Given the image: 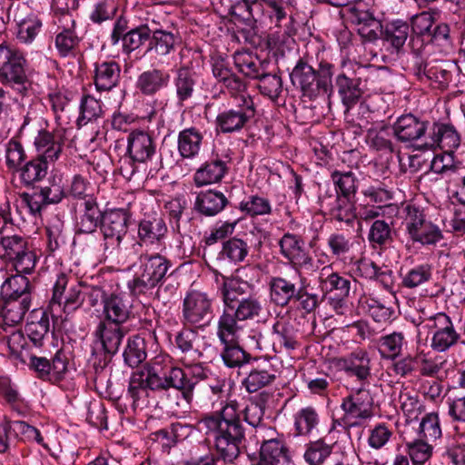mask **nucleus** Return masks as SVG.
<instances>
[{
    "label": "nucleus",
    "mask_w": 465,
    "mask_h": 465,
    "mask_svg": "<svg viewBox=\"0 0 465 465\" xmlns=\"http://www.w3.org/2000/svg\"><path fill=\"white\" fill-rule=\"evenodd\" d=\"M240 407L236 401H229L218 412L207 415L198 421V429L209 439L226 462H232L240 453V444L244 437L240 421Z\"/></svg>",
    "instance_id": "obj_1"
},
{
    "label": "nucleus",
    "mask_w": 465,
    "mask_h": 465,
    "mask_svg": "<svg viewBox=\"0 0 465 465\" xmlns=\"http://www.w3.org/2000/svg\"><path fill=\"white\" fill-rule=\"evenodd\" d=\"M294 86L301 89L303 95L315 98L320 95L330 96L332 94L331 65L322 66L317 73L310 64L300 61L290 74Z\"/></svg>",
    "instance_id": "obj_2"
},
{
    "label": "nucleus",
    "mask_w": 465,
    "mask_h": 465,
    "mask_svg": "<svg viewBox=\"0 0 465 465\" xmlns=\"http://www.w3.org/2000/svg\"><path fill=\"white\" fill-rule=\"evenodd\" d=\"M82 286L70 274L62 272L53 285L49 310L54 317L60 318L63 313L70 314L83 303Z\"/></svg>",
    "instance_id": "obj_3"
},
{
    "label": "nucleus",
    "mask_w": 465,
    "mask_h": 465,
    "mask_svg": "<svg viewBox=\"0 0 465 465\" xmlns=\"http://www.w3.org/2000/svg\"><path fill=\"white\" fill-rule=\"evenodd\" d=\"M139 263V272L127 282L130 292L134 296L151 292L163 280L169 268L168 261L160 254H143Z\"/></svg>",
    "instance_id": "obj_4"
},
{
    "label": "nucleus",
    "mask_w": 465,
    "mask_h": 465,
    "mask_svg": "<svg viewBox=\"0 0 465 465\" xmlns=\"http://www.w3.org/2000/svg\"><path fill=\"white\" fill-rule=\"evenodd\" d=\"M32 123L31 132L36 133L34 138V145L38 157L45 163H54L61 155L63 150V140L58 133H51L45 129L46 123L44 119L28 113L25 116L21 129L25 130Z\"/></svg>",
    "instance_id": "obj_5"
},
{
    "label": "nucleus",
    "mask_w": 465,
    "mask_h": 465,
    "mask_svg": "<svg viewBox=\"0 0 465 465\" xmlns=\"http://www.w3.org/2000/svg\"><path fill=\"white\" fill-rule=\"evenodd\" d=\"M26 60L16 48L0 45V81L20 93L25 92L30 81L25 72Z\"/></svg>",
    "instance_id": "obj_6"
},
{
    "label": "nucleus",
    "mask_w": 465,
    "mask_h": 465,
    "mask_svg": "<svg viewBox=\"0 0 465 465\" xmlns=\"http://www.w3.org/2000/svg\"><path fill=\"white\" fill-rule=\"evenodd\" d=\"M373 399L366 389L351 392L342 400L341 408L343 414L335 423L344 429L361 426L372 416Z\"/></svg>",
    "instance_id": "obj_7"
},
{
    "label": "nucleus",
    "mask_w": 465,
    "mask_h": 465,
    "mask_svg": "<svg viewBox=\"0 0 465 465\" xmlns=\"http://www.w3.org/2000/svg\"><path fill=\"white\" fill-rule=\"evenodd\" d=\"M403 224L409 237L422 245L435 244L441 238V231L431 222L427 221L423 211L414 205L408 204L404 208Z\"/></svg>",
    "instance_id": "obj_8"
},
{
    "label": "nucleus",
    "mask_w": 465,
    "mask_h": 465,
    "mask_svg": "<svg viewBox=\"0 0 465 465\" xmlns=\"http://www.w3.org/2000/svg\"><path fill=\"white\" fill-rule=\"evenodd\" d=\"M425 320L426 329L432 335L430 346L433 350L443 352L458 342L460 334L447 314L439 312Z\"/></svg>",
    "instance_id": "obj_9"
},
{
    "label": "nucleus",
    "mask_w": 465,
    "mask_h": 465,
    "mask_svg": "<svg viewBox=\"0 0 465 465\" xmlns=\"http://www.w3.org/2000/svg\"><path fill=\"white\" fill-rule=\"evenodd\" d=\"M281 253L292 265L301 271L314 272L318 266L304 248V242L301 237L292 233H285L279 241Z\"/></svg>",
    "instance_id": "obj_10"
},
{
    "label": "nucleus",
    "mask_w": 465,
    "mask_h": 465,
    "mask_svg": "<svg viewBox=\"0 0 465 465\" xmlns=\"http://www.w3.org/2000/svg\"><path fill=\"white\" fill-rule=\"evenodd\" d=\"M254 116V104L252 97H246L243 104L220 112L216 117L217 127L223 133L240 131Z\"/></svg>",
    "instance_id": "obj_11"
},
{
    "label": "nucleus",
    "mask_w": 465,
    "mask_h": 465,
    "mask_svg": "<svg viewBox=\"0 0 465 465\" xmlns=\"http://www.w3.org/2000/svg\"><path fill=\"white\" fill-rule=\"evenodd\" d=\"M55 23L60 30L55 36V48L63 57L74 55L81 38L75 32V20L70 13H63L56 17Z\"/></svg>",
    "instance_id": "obj_12"
},
{
    "label": "nucleus",
    "mask_w": 465,
    "mask_h": 465,
    "mask_svg": "<svg viewBox=\"0 0 465 465\" xmlns=\"http://www.w3.org/2000/svg\"><path fill=\"white\" fill-rule=\"evenodd\" d=\"M183 316L185 322L197 324L213 316V300L206 292L192 290L183 299Z\"/></svg>",
    "instance_id": "obj_13"
},
{
    "label": "nucleus",
    "mask_w": 465,
    "mask_h": 465,
    "mask_svg": "<svg viewBox=\"0 0 465 465\" xmlns=\"http://www.w3.org/2000/svg\"><path fill=\"white\" fill-rule=\"evenodd\" d=\"M175 344L183 354V364H192L198 361L204 351L211 346L204 335L199 334L192 329H183L175 336Z\"/></svg>",
    "instance_id": "obj_14"
},
{
    "label": "nucleus",
    "mask_w": 465,
    "mask_h": 465,
    "mask_svg": "<svg viewBox=\"0 0 465 465\" xmlns=\"http://www.w3.org/2000/svg\"><path fill=\"white\" fill-rule=\"evenodd\" d=\"M128 215L122 209L106 213L102 220L105 249L117 247L127 232Z\"/></svg>",
    "instance_id": "obj_15"
},
{
    "label": "nucleus",
    "mask_w": 465,
    "mask_h": 465,
    "mask_svg": "<svg viewBox=\"0 0 465 465\" xmlns=\"http://www.w3.org/2000/svg\"><path fill=\"white\" fill-rule=\"evenodd\" d=\"M3 304L0 310V328L8 331V328H15L24 319L25 313L30 307V294H24L21 298H2Z\"/></svg>",
    "instance_id": "obj_16"
},
{
    "label": "nucleus",
    "mask_w": 465,
    "mask_h": 465,
    "mask_svg": "<svg viewBox=\"0 0 465 465\" xmlns=\"http://www.w3.org/2000/svg\"><path fill=\"white\" fill-rule=\"evenodd\" d=\"M102 319L104 321L124 325L132 315V304L129 301L118 294H110L103 297Z\"/></svg>",
    "instance_id": "obj_17"
},
{
    "label": "nucleus",
    "mask_w": 465,
    "mask_h": 465,
    "mask_svg": "<svg viewBox=\"0 0 465 465\" xmlns=\"http://www.w3.org/2000/svg\"><path fill=\"white\" fill-rule=\"evenodd\" d=\"M126 331L123 325L100 320L94 331V336L104 351L110 354L118 351Z\"/></svg>",
    "instance_id": "obj_18"
},
{
    "label": "nucleus",
    "mask_w": 465,
    "mask_h": 465,
    "mask_svg": "<svg viewBox=\"0 0 465 465\" xmlns=\"http://www.w3.org/2000/svg\"><path fill=\"white\" fill-rule=\"evenodd\" d=\"M155 148V143L148 133L134 130L129 134L127 152L134 161L146 163L154 155Z\"/></svg>",
    "instance_id": "obj_19"
},
{
    "label": "nucleus",
    "mask_w": 465,
    "mask_h": 465,
    "mask_svg": "<svg viewBox=\"0 0 465 465\" xmlns=\"http://www.w3.org/2000/svg\"><path fill=\"white\" fill-rule=\"evenodd\" d=\"M427 123L420 121L411 114L400 116L393 124L395 137L402 142L415 141L424 135Z\"/></svg>",
    "instance_id": "obj_20"
},
{
    "label": "nucleus",
    "mask_w": 465,
    "mask_h": 465,
    "mask_svg": "<svg viewBox=\"0 0 465 465\" xmlns=\"http://www.w3.org/2000/svg\"><path fill=\"white\" fill-rule=\"evenodd\" d=\"M460 143V137L453 125L435 124L430 141L425 143L427 148L440 147L445 153H453Z\"/></svg>",
    "instance_id": "obj_21"
},
{
    "label": "nucleus",
    "mask_w": 465,
    "mask_h": 465,
    "mask_svg": "<svg viewBox=\"0 0 465 465\" xmlns=\"http://www.w3.org/2000/svg\"><path fill=\"white\" fill-rule=\"evenodd\" d=\"M340 367L359 380H366L371 375V357L363 349H357L339 360Z\"/></svg>",
    "instance_id": "obj_22"
},
{
    "label": "nucleus",
    "mask_w": 465,
    "mask_h": 465,
    "mask_svg": "<svg viewBox=\"0 0 465 465\" xmlns=\"http://www.w3.org/2000/svg\"><path fill=\"white\" fill-rule=\"evenodd\" d=\"M350 18L356 24L359 35L365 40H375L381 32V22L368 11L353 6L350 9Z\"/></svg>",
    "instance_id": "obj_23"
},
{
    "label": "nucleus",
    "mask_w": 465,
    "mask_h": 465,
    "mask_svg": "<svg viewBox=\"0 0 465 465\" xmlns=\"http://www.w3.org/2000/svg\"><path fill=\"white\" fill-rule=\"evenodd\" d=\"M123 33L122 25L119 23L115 24L111 35V43L116 45L122 38L124 51L130 53L139 48L149 38L151 30L148 27H139L124 35Z\"/></svg>",
    "instance_id": "obj_24"
},
{
    "label": "nucleus",
    "mask_w": 465,
    "mask_h": 465,
    "mask_svg": "<svg viewBox=\"0 0 465 465\" xmlns=\"http://www.w3.org/2000/svg\"><path fill=\"white\" fill-rule=\"evenodd\" d=\"M170 81L168 72L151 69L142 73L136 81V88L144 95H153L165 88Z\"/></svg>",
    "instance_id": "obj_25"
},
{
    "label": "nucleus",
    "mask_w": 465,
    "mask_h": 465,
    "mask_svg": "<svg viewBox=\"0 0 465 465\" xmlns=\"http://www.w3.org/2000/svg\"><path fill=\"white\" fill-rule=\"evenodd\" d=\"M321 290L325 293L337 292L339 297H347L351 290V282L333 272L331 266H324L319 273Z\"/></svg>",
    "instance_id": "obj_26"
},
{
    "label": "nucleus",
    "mask_w": 465,
    "mask_h": 465,
    "mask_svg": "<svg viewBox=\"0 0 465 465\" xmlns=\"http://www.w3.org/2000/svg\"><path fill=\"white\" fill-rule=\"evenodd\" d=\"M167 232L164 221L160 217L143 220L139 225L138 234L144 244H155V249H163L162 240Z\"/></svg>",
    "instance_id": "obj_27"
},
{
    "label": "nucleus",
    "mask_w": 465,
    "mask_h": 465,
    "mask_svg": "<svg viewBox=\"0 0 465 465\" xmlns=\"http://www.w3.org/2000/svg\"><path fill=\"white\" fill-rule=\"evenodd\" d=\"M234 307L223 305V311L218 320L217 335L223 343L232 342L239 337L242 327L239 325Z\"/></svg>",
    "instance_id": "obj_28"
},
{
    "label": "nucleus",
    "mask_w": 465,
    "mask_h": 465,
    "mask_svg": "<svg viewBox=\"0 0 465 465\" xmlns=\"http://www.w3.org/2000/svg\"><path fill=\"white\" fill-rule=\"evenodd\" d=\"M261 465H289L290 457L282 441L275 439L264 440L260 451Z\"/></svg>",
    "instance_id": "obj_29"
},
{
    "label": "nucleus",
    "mask_w": 465,
    "mask_h": 465,
    "mask_svg": "<svg viewBox=\"0 0 465 465\" xmlns=\"http://www.w3.org/2000/svg\"><path fill=\"white\" fill-rule=\"evenodd\" d=\"M296 0H257L256 2H251L252 5L249 6L250 12L252 13L253 8H259L262 15L268 18L271 23H275L279 25L281 21L287 15L286 7L293 5Z\"/></svg>",
    "instance_id": "obj_30"
},
{
    "label": "nucleus",
    "mask_w": 465,
    "mask_h": 465,
    "mask_svg": "<svg viewBox=\"0 0 465 465\" xmlns=\"http://www.w3.org/2000/svg\"><path fill=\"white\" fill-rule=\"evenodd\" d=\"M120 77V68L115 62H102L94 70V84L97 90L109 91L114 88Z\"/></svg>",
    "instance_id": "obj_31"
},
{
    "label": "nucleus",
    "mask_w": 465,
    "mask_h": 465,
    "mask_svg": "<svg viewBox=\"0 0 465 465\" xmlns=\"http://www.w3.org/2000/svg\"><path fill=\"white\" fill-rule=\"evenodd\" d=\"M227 199L223 193L213 190L200 193L195 201L197 211L206 216L219 213L226 205Z\"/></svg>",
    "instance_id": "obj_32"
},
{
    "label": "nucleus",
    "mask_w": 465,
    "mask_h": 465,
    "mask_svg": "<svg viewBox=\"0 0 465 465\" xmlns=\"http://www.w3.org/2000/svg\"><path fill=\"white\" fill-rule=\"evenodd\" d=\"M164 390L174 388L183 391L187 401L192 399V391L195 382L187 379L184 371L178 367H164Z\"/></svg>",
    "instance_id": "obj_33"
},
{
    "label": "nucleus",
    "mask_w": 465,
    "mask_h": 465,
    "mask_svg": "<svg viewBox=\"0 0 465 465\" xmlns=\"http://www.w3.org/2000/svg\"><path fill=\"white\" fill-rule=\"evenodd\" d=\"M277 371L268 362L252 370L242 383L249 392H255L271 384L276 378Z\"/></svg>",
    "instance_id": "obj_34"
},
{
    "label": "nucleus",
    "mask_w": 465,
    "mask_h": 465,
    "mask_svg": "<svg viewBox=\"0 0 465 465\" xmlns=\"http://www.w3.org/2000/svg\"><path fill=\"white\" fill-rule=\"evenodd\" d=\"M250 289L247 282L239 278H225L223 280L221 292L223 305L234 307L242 298H244Z\"/></svg>",
    "instance_id": "obj_35"
},
{
    "label": "nucleus",
    "mask_w": 465,
    "mask_h": 465,
    "mask_svg": "<svg viewBox=\"0 0 465 465\" xmlns=\"http://www.w3.org/2000/svg\"><path fill=\"white\" fill-rule=\"evenodd\" d=\"M159 358L134 373L151 390H164V367Z\"/></svg>",
    "instance_id": "obj_36"
},
{
    "label": "nucleus",
    "mask_w": 465,
    "mask_h": 465,
    "mask_svg": "<svg viewBox=\"0 0 465 465\" xmlns=\"http://www.w3.org/2000/svg\"><path fill=\"white\" fill-rule=\"evenodd\" d=\"M203 135L195 128H188L180 132L178 136V150L183 158L195 157L202 146Z\"/></svg>",
    "instance_id": "obj_37"
},
{
    "label": "nucleus",
    "mask_w": 465,
    "mask_h": 465,
    "mask_svg": "<svg viewBox=\"0 0 465 465\" xmlns=\"http://www.w3.org/2000/svg\"><path fill=\"white\" fill-rule=\"evenodd\" d=\"M226 172V165L221 160H213L203 164L194 173L197 186H203L219 182Z\"/></svg>",
    "instance_id": "obj_38"
},
{
    "label": "nucleus",
    "mask_w": 465,
    "mask_h": 465,
    "mask_svg": "<svg viewBox=\"0 0 465 465\" xmlns=\"http://www.w3.org/2000/svg\"><path fill=\"white\" fill-rule=\"evenodd\" d=\"M293 420L296 434L307 436L318 426L320 418L316 410L308 406L297 411L293 415Z\"/></svg>",
    "instance_id": "obj_39"
},
{
    "label": "nucleus",
    "mask_w": 465,
    "mask_h": 465,
    "mask_svg": "<svg viewBox=\"0 0 465 465\" xmlns=\"http://www.w3.org/2000/svg\"><path fill=\"white\" fill-rule=\"evenodd\" d=\"M366 142L371 147L378 151L391 152L392 143L391 128L381 123L376 124L368 130Z\"/></svg>",
    "instance_id": "obj_40"
},
{
    "label": "nucleus",
    "mask_w": 465,
    "mask_h": 465,
    "mask_svg": "<svg viewBox=\"0 0 465 465\" xmlns=\"http://www.w3.org/2000/svg\"><path fill=\"white\" fill-rule=\"evenodd\" d=\"M295 295V284L281 277H275L271 280L270 296L271 300L277 305H286Z\"/></svg>",
    "instance_id": "obj_41"
},
{
    "label": "nucleus",
    "mask_w": 465,
    "mask_h": 465,
    "mask_svg": "<svg viewBox=\"0 0 465 465\" xmlns=\"http://www.w3.org/2000/svg\"><path fill=\"white\" fill-rule=\"evenodd\" d=\"M0 342L6 348L11 354L20 358L23 361H27V342L24 334L15 328L10 329L5 335L0 336Z\"/></svg>",
    "instance_id": "obj_42"
},
{
    "label": "nucleus",
    "mask_w": 465,
    "mask_h": 465,
    "mask_svg": "<svg viewBox=\"0 0 465 465\" xmlns=\"http://www.w3.org/2000/svg\"><path fill=\"white\" fill-rule=\"evenodd\" d=\"M405 344L406 341L403 333L394 331L381 337L379 351L381 356L384 359H395L401 354Z\"/></svg>",
    "instance_id": "obj_43"
},
{
    "label": "nucleus",
    "mask_w": 465,
    "mask_h": 465,
    "mask_svg": "<svg viewBox=\"0 0 465 465\" xmlns=\"http://www.w3.org/2000/svg\"><path fill=\"white\" fill-rule=\"evenodd\" d=\"M336 84L342 102L348 108L355 104L361 96L358 79H351L345 74H340L337 77Z\"/></svg>",
    "instance_id": "obj_44"
},
{
    "label": "nucleus",
    "mask_w": 465,
    "mask_h": 465,
    "mask_svg": "<svg viewBox=\"0 0 465 465\" xmlns=\"http://www.w3.org/2000/svg\"><path fill=\"white\" fill-rule=\"evenodd\" d=\"M355 270L359 276L366 279H375L382 282L386 287L390 286L391 272L381 271L371 260L361 258L355 262Z\"/></svg>",
    "instance_id": "obj_45"
},
{
    "label": "nucleus",
    "mask_w": 465,
    "mask_h": 465,
    "mask_svg": "<svg viewBox=\"0 0 465 465\" xmlns=\"http://www.w3.org/2000/svg\"><path fill=\"white\" fill-rule=\"evenodd\" d=\"M409 36V25L402 20H394L386 24L384 38L396 50L401 48Z\"/></svg>",
    "instance_id": "obj_46"
},
{
    "label": "nucleus",
    "mask_w": 465,
    "mask_h": 465,
    "mask_svg": "<svg viewBox=\"0 0 465 465\" xmlns=\"http://www.w3.org/2000/svg\"><path fill=\"white\" fill-rule=\"evenodd\" d=\"M28 279L19 273L8 277L1 285L2 298H21L28 292Z\"/></svg>",
    "instance_id": "obj_47"
},
{
    "label": "nucleus",
    "mask_w": 465,
    "mask_h": 465,
    "mask_svg": "<svg viewBox=\"0 0 465 465\" xmlns=\"http://www.w3.org/2000/svg\"><path fill=\"white\" fill-rule=\"evenodd\" d=\"M125 362L132 368L137 367L146 358L145 344L143 338L138 335L128 338L124 351Z\"/></svg>",
    "instance_id": "obj_48"
},
{
    "label": "nucleus",
    "mask_w": 465,
    "mask_h": 465,
    "mask_svg": "<svg viewBox=\"0 0 465 465\" xmlns=\"http://www.w3.org/2000/svg\"><path fill=\"white\" fill-rule=\"evenodd\" d=\"M272 333L275 335V342L281 348H284L287 351L296 348L297 341L294 330L286 321H277L272 326Z\"/></svg>",
    "instance_id": "obj_49"
},
{
    "label": "nucleus",
    "mask_w": 465,
    "mask_h": 465,
    "mask_svg": "<svg viewBox=\"0 0 465 465\" xmlns=\"http://www.w3.org/2000/svg\"><path fill=\"white\" fill-rule=\"evenodd\" d=\"M239 209L250 216L266 215L272 212L268 199L259 195H250L239 203Z\"/></svg>",
    "instance_id": "obj_50"
},
{
    "label": "nucleus",
    "mask_w": 465,
    "mask_h": 465,
    "mask_svg": "<svg viewBox=\"0 0 465 465\" xmlns=\"http://www.w3.org/2000/svg\"><path fill=\"white\" fill-rule=\"evenodd\" d=\"M103 114L101 102L92 95H84L80 103V115L77 123L84 125L88 122L97 119Z\"/></svg>",
    "instance_id": "obj_51"
},
{
    "label": "nucleus",
    "mask_w": 465,
    "mask_h": 465,
    "mask_svg": "<svg viewBox=\"0 0 465 465\" xmlns=\"http://www.w3.org/2000/svg\"><path fill=\"white\" fill-rule=\"evenodd\" d=\"M234 310L238 320H252L261 314L262 311V304L259 298L255 296H249L242 298L241 301L234 305Z\"/></svg>",
    "instance_id": "obj_52"
},
{
    "label": "nucleus",
    "mask_w": 465,
    "mask_h": 465,
    "mask_svg": "<svg viewBox=\"0 0 465 465\" xmlns=\"http://www.w3.org/2000/svg\"><path fill=\"white\" fill-rule=\"evenodd\" d=\"M26 246V241L18 235L2 237L0 240V258L13 261Z\"/></svg>",
    "instance_id": "obj_53"
},
{
    "label": "nucleus",
    "mask_w": 465,
    "mask_h": 465,
    "mask_svg": "<svg viewBox=\"0 0 465 465\" xmlns=\"http://www.w3.org/2000/svg\"><path fill=\"white\" fill-rule=\"evenodd\" d=\"M151 32L153 34L150 42L151 49H153L160 55L168 54L174 47L175 35L162 29H155Z\"/></svg>",
    "instance_id": "obj_54"
},
{
    "label": "nucleus",
    "mask_w": 465,
    "mask_h": 465,
    "mask_svg": "<svg viewBox=\"0 0 465 465\" xmlns=\"http://www.w3.org/2000/svg\"><path fill=\"white\" fill-rule=\"evenodd\" d=\"M362 194L367 204H375L381 208L388 206L392 198V193L380 183L366 187L362 190Z\"/></svg>",
    "instance_id": "obj_55"
},
{
    "label": "nucleus",
    "mask_w": 465,
    "mask_h": 465,
    "mask_svg": "<svg viewBox=\"0 0 465 465\" xmlns=\"http://www.w3.org/2000/svg\"><path fill=\"white\" fill-rule=\"evenodd\" d=\"M431 267L421 264L409 270L402 278V284L407 288H416L429 282L431 278Z\"/></svg>",
    "instance_id": "obj_56"
},
{
    "label": "nucleus",
    "mask_w": 465,
    "mask_h": 465,
    "mask_svg": "<svg viewBox=\"0 0 465 465\" xmlns=\"http://www.w3.org/2000/svg\"><path fill=\"white\" fill-rule=\"evenodd\" d=\"M42 28V22L35 16H28L18 24L16 37L24 44H31Z\"/></svg>",
    "instance_id": "obj_57"
},
{
    "label": "nucleus",
    "mask_w": 465,
    "mask_h": 465,
    "mask_svg": "<svg viewBox=\"0 0 465 465\" xmlns=\"http://www.w3.org/2000/svg\"><path fill=\"white\" fill-rule=\"evenodd\" d=\"M176 95L179 102L189 99L194 90V81L191 73L184 68L179 69L174 79Z\"/></svg>",
    "instance_id": "obj_58"
},
{
    "label": "nucleus",
    "mask_w": 465,
    "mask_h": 465,
    "mask_svg": "<svg viewBox=\"0 0 465 465\" xmlns=\"http://www.w3.org/2000/svg\"><path fill=\"white\" fill-rule=\"evenodd\" d=\"M331 448L322 440H317L308 445L304 459L310 465H322L331 455Z\"/></svg>",
    "instance_id": "obj_59"
},
{
    "label": "nucleus",
    "mask_w": 465,
    "mask_h": 465,
    "mask_svg": "<svg viewBox=\"0 0 465 465\" xmlns=\"http://www.w3.org/2000/svg\"><path fill=\"white\" fill-rule=\"evenodd\" d=\"M392 435L391 428L384 423L377 424L369 430L368 445L373 450H381L390 441Z\"/></svg>",
    "instance_id": "obj_60"
},
{
    "label": "nucleus",
    "mask_w": 465,
    "mask_h": 465,
    "mask_svg": "<svg viewBox=\"0 0 465 465\" xmlns=\"http://www.w3.org/2000/svg\"><path fill=\"white\" fill-rule=\"evenodd\" d=\"M420 434L427 440H436L441 436L439 415L435 412L426 414L420 423Z\"/></svg>",
    "instance_id": "obj_61"
},
{
    "label": "nucleus",
    "mask_w": 465,
    "mask_h": 465,
    "mask_svg": "<svg viewBox=\"0 0 465 465\" xmlns=\"http://www.w3.org/2000/svg\"><path fill=\"white\" fill-rule=\"evenodd\" d=\"M48 164L39 157L27 163L21 171V179L26 184H31L42 179L46 174Z\"/></svg>",
    "instance_id": "obj_62"
},
{
    "label": "nucleus",
    "mask_w": 465,
    "mask_h": 465,
    "mask_svg": "<svg viewBox=\"0 0 465 465\" xmlns=\"http://www.w3.org/2000/svg\"><path fill=\"white\" fill-rule=\"evenodd\" d=\"M148 387L134 372L129 382L128 393L133 400V408H143L146 405L148 398Z\"/></svg>",
    "instance_id": "obj_63"
},
{
    "label": "nucleus",
    "mask_w": 465,
    "mask_h": 465,
    "mask_svg": "<svg viewBox=\"0 0 465 465\" xmlns=\"http://www.w3.org/2000/svg\"><path fill=\"white\" fill-rule=\"evenodd\" d=\"M333 219L338 222L350 223L356 218L355 208L347 197H338L335 206L331 213Z\"/></svg>",
    "instance_id": "obj_64"
}]
</instances>
